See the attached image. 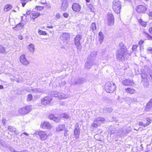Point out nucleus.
<instances>
[{
  "label": "nucleus",
  "instance_id": "nucleus-1",
  "mask_svg": "<svg viewBox=\"0 0 152 152\" xmlns=\"http://www.w3.org/2000/svg\"><path fill=\"white\" fill-rule=\"evenodd\" d=\"M128 51L126 46L122 42L119 44L118 48L116 50L115 56L119 61H124L127 58Z\"/></svg>",
  "mask_w": 152,
  "mask_h": 152
},
{
  "label": "nucleus",
  "instance_id": "nucleus-2",
  "mask_svg": "<svg viewBox=\"0 0 152 152\" xmlns=\"http://www.w3.org/2000/svg\"><path fill=\"white\" fill-rule=\"evenodd\" d=\"M142 78V82L144 87H147L149 85L148 80L149 79L152 82V72L145 73H142L141 74Z\"/></svg>",
  "mask_w": 152,
  "mask_h": 152
},
{
  "label": "nucleus",
  "instance_id": "nucleus-3",
  "mask_svg": "<svg viewBox=\"0 0 152 152\" xmlns=\"http://www.w3.org/2000/svg\"><path fill=\"white\" fill-rule=\"evenodd\" d=\"M116 86L112 81L107 82L105 84L104 88L105 91L108 93L113 92L116 89Z\"/></svg>",
  "mask_w": 152,
  "mask_h": 152
},
{
  "label": "nucleus",
  "instance_id": "nucleus-4",
  "mask_svg": "<svg viewBox=\"0 0 152 152\" xmlns=\"http://www.w3.org/2000/svg\"><path fill=\"white\" fill-rule=\"evenodd\" d=\"M121 8V2L118 0H115L113 2V8L114 11L116 13L120 12Z\"/></svg>",
  "mask_w": 152,
  "mask_h": 152
},
{
  "label": "nucleus",
  "instance_id": "nucleus-5",
  "mask_svg": "<svg viewBox=\"0 0 152 152\" xmlns=\"http://www.w3.org/2000/svg\"><path fill=\"white\" fill-rule=\"evenodd\" d=\"M31 109V106H26L20 108L18 110V113L21 115H25L28 113Z\"/></svg>",
  "mask_w": 152,
  "mask_h": 152
},
{
  "label": "nucleus",
  "instance_id": "nucleus-6",
  "mask_svg": "<svg viewBox=\"0 0 152 152\" xmlns=\"http://www.w3.org/2000/svg\"><path fill=\"white\" fill-rule=\"evenodd\" d=\"M81 35L77 34L74 38L75 44L77 47V49L79 50H80L82 49V46L80 41L82 39Z\"/></svg>",
  "mask_w": 152,
  "mask_h": 152
},
{
  "label": "nucleus",
  "instance_id": "nucleus-7",
  "mask_svg": "<svg viewBox=\"0 0 152 152\" xmlns=\"http://www.w3.org/2000/svg\"><path fill=\"white\" fill-rule=\"evenodd\" d=\"M42 104L45 106L51 105L53 103L52 99L48 96H45L41 100Z\"/></svg>",
  "mask_w": 152,
  "mask_h": 152
},
{
  "label": "nucleus",
  "instance_id": "nucleus-8",
  "mask_svg": "<svg viewBox=\"0 0 152 152\" xmlns=\"http://www.w3.org/2000/svg\"><path fill=\"white\" fill-rule=\"evenodd\" d=\"M107 24L109 26H113L114 23V18L111 12L108 13L107 17Z\"/></svg>",
  "mask_w": 152,
  "mask_h": 152
},
{
  "label": "nucleus",
  "instance_id": "nucleus-9",
  "mask_svg": "<svg viewBox=\"0 0 152 152\" xmlns=\"http://www.w3.org/2000/svg\"><path fill=\"white\" fill-rule=\"evenodd\" d=\"M146 7L142 5H139L136 8L137 12L139 13H144L147 11Z\"/></svg>",
  "mask_w": 152,
  "mask_h": 152
},
{
  "label": "nucleus",
  "instance_id": "nucleus-10",
  "mask_svg": "<svg viewBox=\"0 0 152 152\" xmlns=\"http://www.w3.org/2000/svg\"><path fill=\"white\" fill-rule=\"evenodd\" d=\"M129 132L128 129L126 128H123L118 131L117 135L120 137H121L124 136L126 134H127Z\"/></svg>",
  "mask_w": 152,
  "mask_h": 152
},
{
  "label": "nucleus",
  "instance_id": "nucleus-11",
  "mask_svg": "<svg viewBox=\"0 0 152 152\" xmlns=\"http://www.w3.org/2000/svg\"><path fill=\"white\" fill-rule=\"evenodd\" d=\"M20 59L21 63L24 65L26 66L29 64V61L26 59L24 54L21 55Z\"/></svg>",
  "mask_w": 152,
  "mask_h": 152
},
{
  "label": "nucleus",
  "instance_id": "nucleus-12",
  "mask_svg": "<svg viewBox=\"0 0 152 152\" xmlns=\"http://www.w3.org/2000/svg\"><path fill=\"white\" fill-rule=\"evenodd\" d=\"M38 135L42 140H45L47 138L48 135L47 133L44 131H40L38 132Z\"/></svg>",
  "mask_w": 152,
  "mask_h": 152
},
{
  "label": "nucleus",
  "instance_id": "nucleus-13",
  "mask_svg": "<svg viewBox=\"0 0 152 152\" xmlns=\"http://www.w3.org/2000/svg\"><path fill=\"white\" fill-rule=\"evenodd\" d=\"M60 38L61 40L64 41L69 40L70 38L69 34L68 33H64L60 36Z\"/></svg>",
  "mask_w": 152,
  "mask_h": 152
},
{
  "label": "nucleus",
  "instance_id": "nucleus-14",
  "mask_svg": "<svg viewBox=\"0 0 152 152\" xmlns=\"http://www.w3.org/2000/svg\"><path fill=\"white\" fill-rule=\"evenodd\" d=\"M96 52H91L88 56L87 59H88L90 61L94 62L96 58Z\"/></svg>",
  "mask_w": 152,
  "mask_h": 152
},
{
  "label": "nucleus",
  "instance_id": "nucleus-15",
  "mask_svg": "<svg viewBox=\"0 0 152 152\" xmlns=\"http://www.w3.org/2000/svg\"><path fill=\"white\" fill-rule=\"evenodd\" d=\"M41 127L43 129H50L51 128V125L48 122L46 121L41 123Z\"/></svg>",
  "mask_w": 152,
  "mask_h": 152
},
{
  "label": "nucleus",
  "instance_id": "nucleus-16",
  "mask_svg": "<svg viewBox=\"0 0 152 152\" xmlns=\"http://www.w3.org/2000/svg\"><path fill=\"white\" fill-rule=\"evenodd\" d=\"M72 10L76 12H79L81 8V7L78 4L74 3L72 6Z\"/></svg>",
  "mask_w": 152,
  "mask_h": 152
},
{
  "label": "nucleus",
  "instance_id": "nucleus-17",
  "mask_svg": "<svg viewBox=\"0 0 152 152\" xmlns=\"http://www.w3.org/2000/svg\"><path fill=\"white\" fill-rule=\"evenodd\" d=\"M122 83V84L124 86H132L134 83L132 80L129 79L123 80Z\"/></svg>",
  "mask_w": 152,
  "mask_h": 152
},
{
  "label": "nucleus",
  "instance_id": "nucleus-18",
  "mask_svg": "<svg viewBox=\"0 0 152 152\" xmlns=\"http://www.w3.org/2000/svg\"><path fill=\"white\" fill-rule=\"evenodd\" d=\"M94 63V62L90 61L88 59H87L86 61L85 64V68L87 69H90L91 66L93 65Z\"/></svg>",
  "mask_w": 152,
  "mask_h": 152
},
{
  "label": "nucleus",
  "instance_id": "nucleus-19",
  "mask_svg": "<svg viewBox=\"0 0 152 152\" xmlns=\"http://www.w3.org/2000/svg\"><path fill=\"white\" fill-rule=\"evenodd\" d=\"M66 129V126L64 124H60L58 125L56 127V131L57 132H59L64 130Z\"/></svg>",
  "mask_w": 152,
  "mask_h": 152
},
{
  "label": "nucleus",
  "instance_id": "nucleus-20",
  "mask_svg": "<svg viewBox=\"0 0 152 152\" xmlns=\"http://www.w3.org/2000/svg\"><path fill=\"white\" fill-rule=\"evenodd\" d=\"M24 25V24L23 23H19L15 27V29L17 31H18L21 29L23 28Z\"/></svg>",
  "mask_w": 152,
  "mask_h": 152
},
{
  "label": "nucleus",
  "instance_id": "nucleus-21",
  "mask_svg": "<svg viewBox=\"0 0 152 152\" xmlns=\"http://www.w3.org/2000/svg\"><path fill=\"white\" fill-rule=\"evenodd\" d=\"M152 107V99H151L147 103L145 110L148 111Z\"/></svg>",
  "mask_w": 152,
  "mask_h": 152
},
{
  "label": "nucleus",
  "instance_id": "nucleus-22",
  "mask_svg": "<svg viewBox=\"0 0 152 152\" xmlns=\"http://www.w3.org/2000/svg\"><path fill=\"white\" fill-rule=\"evenodd\" d=\"M125 91L126 93L130 94H134L135 92V90L134 89L130 88H126Z\"/></svg>",
  "mask_w": 152,
  "mask_h": 152
},
{
  "label": "nucleus",
  "instance_id": "nucleus-23",
  "mask_svg": "<svg viewBox=\"0 0 152 152\" xmlns=\"http://www.w3.org/2000/svg\"><path fill=\"white\" fill-rule=\"evenodd\" d=\"M99 41L100 44H101L104 40V35L103 33L101 32H99Z\"/></svg>",
  "mask_w": 152,
  "mask_h": 152
},
{
  "label": "nucleus",
  "instance_id": "nucleus-24",
  "mask_svg": "<svg viewBox=\"0 0 152 152\" xmlns=\"http://www.w3.org/2000/svg\"><path fill=\"white\" fill-rule=\"evenodd\" d=\"M85 81H86V80L85 78H80L77 81H76L75 82V84H80L83 83Z\"/></svg>",
  "mask_w": 152,
  "mask_h": 152
},
{
  "label": "nucleus",
  "instance_id": "nucleus-25",
  "mask_svg": "<svg viewBox=\"0 0 152 152\" xmlns=\"http://www.w3.org/2000/svg\"><path fill=\"white\" fill-rule=\"evenodd\" d=\"M28 48L31 53H34L35 48L33 44H31L29 45L28 47Z\"/></svg>",
  "mask_w": 152,
  "mask_h": 152
},
{
  "label": "nucleus",
  "instance_id": "nucleus-26",
  "mask_svg": "<svg viewBox=\"0 0 152 152\" xmlns=\"http://www.w3.org/2000/svg\"><path fill=\"white\" fill-rule=\"evenodd\" d=\"M112 109L111 108H104L103 110V113H110L112 112Z\"/></svg>",
  "mask_w": 152,
  "mask_h": 152
},
{
  "label": "nucleus",
  "instance_id": "nucleus-27",
  "mask_svg": "<svg viewBox=\"0 0 152 152\" xmlns=\"http://www.w3.org/2000/svg\"><path fill=\"white\" fill-rule=\"evenodd\" d=\"M80 129H75L74 134L75 138H79L80 135Z\"/></svg>",
  "mask_w": 152,
  "mask_h": 152
},
{
  "label": "nucleus",
  "instance_id": "nucleus-28",
  "mask_svg": "<svg viewBox=\"0 0 152 152\" xmlns=\"http://www.w3.org/2000/svg\"><path fill=\"white\" fill-rule=\"evenodd\" d=\"M68 7V4L66 2L62 3L61 5V8L64 11L65 10L66 8Z\"/></svg>",
  "mask_w": 152,
  "mask_h": 152
},
{
  "label": "nucleus",
  "instance_id": "nucleus-29",
  "mask_svg": "<svg viewBox=\"0 0 152 152\" xmlns=\"http://www.w3.org/2000/svg\"><path fill=\"white\" fill-rule=\"evenodd\" d=\"M146 121H147L146 124L144 123L143 124V126L144 127H146L148 126L151 123V120L150 118H146Z\"/></svg>",
  "mask_w": 152,
  "mask_h": 152
},
{
  "label": "nucleus",
  "instance_id": "nucleus-30",
  "mask_svg": "<svg viewBox=\"0 0 152 152\" xmlns=\"http://www.w3.org/2000/svg\"><path fill=\"white\" fill-rule=\"evenodd\" d=\"M40 15V14L39 12H36L31 14V16H32V18L33 19H34L39 16Z\"/></svg>",
  "mask_w": 152,
  "mask_h": 152
},
{
  "label": "nucleus",
  "instance_id": "nucleus-31",
  "mask_svg": "<svg viewBox=\"0 0 152 152\" xmlns=\"http://www.w3.org/2000/svg\"><path fill=\"white\" fill-rule=\"evenodd\" d=\"M138 22L141 25L144 27H145L147 24V22H144L142 21V19H140L138 20Z\"/></svg>",
  "mask_w": 152,
  "mask_h": 152
},
{
  "label": "nucleus",
  "instance_id": "nucleus-32",
  "mask_svg": "<svg viewBox=\"0 0 152 152\" xmlns=\"http://www.w3.org/2000/svg\"><path fill=\"white\" fill-rule=\"evenodd\" d=\"M12 7V5L8 4L6 5L4 7V11L6 12L10 10Z\"/></svg>",
  "mask_w": 152,
  "mask_h": 152
},
{
  "label": "nucleus",
  "instance_id": "nucleus-33",
  "mask_svg": "<svg viewBox=\"0 0 152 152\" xmlns=\"http://www.w3.org/2000/svg\"><path fill=\"white\" fill-rule=\"evenodd\" d=\"M96 28V24L95 23H92L90 27V29H91L93 31L95 30Z\"/></svg>",
  "mask_w": 152,
  "mask_h": 152
},
{
  "label": "nucleus",
  "instance_id": "nucleus-34",
  "mask_svg": "<svg viewBox=\"0 0 152 152\" xmlns=\"http://www.w3.org/2000/svg\"><path fill=\"white\" fill-rule=\"evenodd\" d=\"M105 119H104L102 117H99L98 118H97L96 120V122H103L104 121Z\"/></svg>",
  "mask_w": 152,
  "mask_h": 152
},
{
  "label": "nucleus",
  "instance_id": "nucleus-35",
  "mask_svg": "<svg viewBox=\"0 0 152 152\" xmlns=\"http://www.w3.org/2000/svg\"><path fill=\"white\" fill-rule=\"evenodd\" d=\"M61 117L66 119H68L69 118V115L66 113H62L61 115Z\"/></svg>",
  "mask_w": 152,
  "mask_h": 152
},
{
  "label": "nucleus",
  "instance_id": "nucleus-36",
  "mask_svg": "<svg viewBox=\"0 0 152 152\" xmlns=\"http://www.w3.org/2000/svg\"><path fill=\"white\" fill-rule=\"evenodd\" d=\"M5 48L2 46L0 45V53H4L6 52Z\"/></svg>",
  "mask_w": 152,
  "mask_h": 152
},
{
  "label": "nucleus",
  "instance_id": "nucleus-37",
  "mask_svg": "<svg viewBox=\"0 0 152 152\" xmlns=\"http://www.w3.org/2000/svg\"><path fill=\"white\" fill-rule=\"evenodd\" d=\"M58 95V91H55L52 93V95L53 97H57L58 96H59Z\"/></svg>",
  "mask_w": 152,
  "mask_h": 152
},
{
  "label": "nucleus",
  "instance_id": "nucleus-38",
  "mask_svg": "<svg viewBox=\"0 0 152 152\" xmlns=\"http://www.w3.org/2000/svg\"><path fill=\"white\" fill-rule=\"evenodd\" d=\"M145 34V37L147 39H148L149 40H152V37L148 33H146L145 32H144Z\"/></svg>",
  "mask_w": 152,
  "mask_h": 152
},
{
  "label": "nucleus",
  "instance_id": "nucleus-39",
  "mask_svg": "<svg viewBox=\"0 0 152 152\" xmlns=\"http://www.w3.org/2000/svg\"><path fill=\"white\" fill-rule=\"evenodd\" d=\"M33 96L31 94H29L27 97V101L30 102L32 99Z\"/></svg>",
  "mask_w": 152,
  "mask_h": 152
},
{
  "label": "nucleus",
  "instance_id": "nucleus-40",
  "mask_svg": "<svg viewBox=\"0 0 152 152\" xmlns=\"http://www.w3.org/2000/svg\"><path fill=\"white\" fill-rule=\"evenodd\" d=\"M34 91L36 93H42L43 92V91L40 89H34Z\"/></svg>",
  "mask_w": 152,
  "mask_h": 152
},
{
  "label": "nucleus",
  "instance_id": "nucleus-41",
  "mask_svg": "<svg viewBox=\"0 0 152 152\" xmlns=\"http://www.w3.org/2000/svg\"><path fill=\"white\" fill-rule=\"evenodd\" d=\"M60 99H66V98L65 95L62 92H60Z\"/></svg>",
  "mask_w": 152,
  "mask_h": 152
},
{
  "label": "nucleus",
  "instance_id": "nucleus-42",
  "mask_svg": "<svg viewBox=\"0 0 152 152\" xmlns=\"http://www.w3.org/2000/svg\"><path fill=\"white\" fill-rule=\"evenodd\" d=\"M53 120L56 122H59L61 120L60 118L54 117Z\"/></svg>",
  "mask_w": 152,
  "mask_h": 152
},
{
  "label": "nucleus",
  "instance_id": "nucleus-43",
  "mask_svg": "<svg viewBox=\"0 0 152 152\" xmlns=\"http://www.w3.org/2000/svg\"><path fill=\"white\" fill-rule=\"evenodd\" d=\"M44 8L43 7L41 6H36L35 8L36 9L39 10H42Z\"/></svg>",
  "mask_w": 152,
  "mask_h": 152
},
{
  "label": "nucleus",
  "instance_id": "nucleus-44",
  "mask_svg": "<svg viewBox=\"0 0 152 152\" xmlns=\"http://www.w3.org/2000/svg\"><path fill=\"white\" fill-rule=\"evenodd\" d=\"M39 33L41 35H46L47 34V33L45 31H43L41 30H40L39 31Z\"/></svg>",
  "mask_w": 152,
  "mask_h": 152
},
{
  "label": "nucleus",
  "instance_id": "nucleus-45",
  "mask_svg": "<svg viewBox=\"0 0 152 152\" xmlns=\"http://www.w3.org/2000/svg\"><path fill=\"white\" fill-rule=\"evenodd\" d=\"M8 129L12 131H15V128H13L12 126H9L8 127Z\"/></svg>",
  "mask_w": 152,
  "mask_h": 152
},
{
  "label": "nucleus",
  "instance_id": "nucleus-46",
  "mask_svg": "<svg viewBox=\"0 0 152 152\" xmlns=\"http://www.w3.org/2000/svg\"><path fill=\"white\" fill-rule=\"evenodd\" d=\"M97 123H98V122H96V121H94L93 122V124H92L93 127H94L95 128L97 127L98 126L97 124Z\"/></svg>",
  "mask_w": 152,
  "mask_h": 152
},
{
  "label": "nucleus",
  "instance_id": "nucleus-47",
  "mask_svg": "<svg viewBox=\"0 0 152 152\" xmlns=\"http://www.w3.org/2000/svg\"><path fill=\"white\" fill-rule=\"evenodd\" d=\"M137 45H134L132 46V50L133 51H135L136 50L137 48Z\"/></svg>",
  "mask_w": 152,
  "mask_h": 152
},
{
  "label": "nucleus",
  "instance_id": "nucleus-48",
  "mask_svg": "<svg viewBox=\"0 0 152 152\" xmlns=\"http://www.w3.org/2000/svg\"><path fill=\"white\" fill-rule=\"evenodd\" d=\"M54 115L53 114H51L49 115L48 116V118H50V120H53L54 118Z\"/></svg>",
  "mask_w": 152,
  "mask_h": 152
},
{
  "label": "nucleus",
  "instance_id": "nucleus-49",
  "mask_svg": "<svg viewBox=\"0 0 152 152\" xmlns=\"http://www.w3.org/2000/svg\"><path fill=\"white\" fill-rule=\"evenodd\" d=\"M79 124L78 123H77L76 124L75 126V129H80V128L79 127Z\"/></svg>",
  "mask_w": 152,
  "mask_h": 152
},
{
  "label": "nucleus",
  "instance_id": "nucleus-50",
  "mask_svg": "<svg viewBox=\"0 0 152 152\" xmlns=\"http://www.w3.org/2000/svg\"><path fill=\"white\" fill-rule=\"evenodd\" d=\"M147 50L149 53H152V48L149 47L147 49Z\"/></svg>",
  "mask_w": 152,
  "mask_h": 152
},
{
  "label": "nucleus",
  "instance_id": "nucleus-51",
  "mask_svg": "<svg viewBox=\"0 0 152 152\" xmlns=\"http://www.w3.org/2000/svg\"><path fill=\"white\" fill-rule=\"evenodd\" d=\"M64 17L65 18H67L69 15L68 14L66 13H65L63 14Z\"/></svg>",
  "mask_w": 152,
  "mask_h": 152
},
{
  "label": "nucleus",
  "instance_id": "nucleus-52",
  "mask_svg": "<svg viewBox=\"0 0 152 152\" xmlns=\"http://www.w3.org/2000/svg\"><path fill=\"white\" fill-rule=\"evenodd\" d=\"M69 132L68 130H66L64 132V135L65 136H67L68 135V133Z\"/></svg>",
  "mask_w": 152,
  "mask_h": 152
},
{
  "label": "nucleus",
  "instance_id": "nucleus-53",
  "mask_svg": "<svg viewBox=\"0 0 152 152\" xmlns=\"http://www.w3.org/2000/svg\"><path fill=\"white\" fill-rule=\"evenodd\" d=\"M38 2L39 4L40 3L42 4H45L46 3V1H45L43 2L41 1H38Z\"/></svg>",
  "mask_w": 152,
  "mask_h": 152
},
{
  "label": "nucleus",
  "instance_id": "nucleus-54",
  "mask_svg": "<svg viewBox=\"0 0 152 152\" xmlns=\"http://www.w3.org/2000/svg\"><path fill=\"white\" fill-rule=\"evenodd\" d=\"M46 7L48 9H50L51 7V6L49 4H46Z\"/></svg>",
  "mask_w": 152,
  "mask_h": 152
},
{
  "label": "nucleus",
  "instance_id": "nucleus-55",
  "mask_svg": "<svg viewBox=\"0 0 152 152\" xmlns=\"http://www.w3.org/2000/svg\"><path fill=\"white\" fill-rule=\"evenodd\" d=\"M60 15L58 14H57L56 15V18H57L58 19L60 18Z\"/></svg>",
  "mask_w": 152,
  "mask_h": 152
},
{
  "label": "nucleus",
  "instance_id": "nucleus-56",
  "mask_svg": "<svg viewBox=\"0 0 152 152\" xmlns=\"http://www.w3.org/2000/svg\"><path fill=\"white\" fill-rule=\"evenodd\" d=\"M144 42V41L143 40H140V41H139V44L140 45H142V44Z\"/></svg>",
  "mask_w": 152,
  "mask_h": 152
},
{
  "label": "nucleus",
  "instance_id": "nucleus-57",
  "mask_svg": "<svg viewBox=\"0 0 152 152\" xmlns=\"http://www.w3.org/2000/svg\"><path fill=\"white\" fill-rule=\"evenodd\" d=\"M143 123L142 122L140 121L139 122V125L140 126H143Z\"/></svg>",
  "mask_w": 152,
  "mask_h": 152
},
{
  "label": "nucleus",
  "instance_id": "nucleus-58",
  "mask_svg": "<svg viewBox=\"0 0 152 152\" xmlns=\"http://www.w3.org/2000/svg\"><path fill=\"white\" fill-rule=\"evenodd\" d=\"M27 15H29L31 13V11L30 10H28L26 12Z\"/></svg>",
  "mask_w": 152,
  "mask_h": 152
},
{
  "label": "nucleus",
  "instance_id": "nucleus-59",
  "mask_svg": "<svg viewBox=\"0 0 152 152\" xmlns=\"http://www.w3.org/2000/svg\"><path fill=\"white\" fill-rule=\"evenodd\" d=\"M149 31L150 33L152 34V27L149 28Z\"/></svg>",
  "mask_w": 152,
  "mask_h": 152
},
{
  "label": "nucleus",
  "instance_id": "nucleus-60",
  "mask_svg": "<svg viewBox=\"0 0 152 152\" xmlns=\"http://www.w3.org/2000/svg\"><path fill=\"white\" fill-rule=\"evenodd\" d=\"M18 38L20 40H22L23 39V37L22 35H19L18 36Z\"/></svg>",
  "mask_w": 152,
  "mask_h": 152
},
{
  "label": "nucleus",
  "instance_id": "nucleus-61",
  "mask_svg": "<svg viewBox=\"0 0 152 152\" xmlns=\"http://www.w3.org/2000/svg\"><path fill=\"white\" fill-rule=\"evenodd\" d=\"M148 15L149 16L152 17V12H148Z\"/></svg>",
  "mask_w": 152,
  "mask_h": 152
},
{
  "label": "nucleus",
  "instance_id": "nucleus-62",
  "mask_svg": "<svg viewBox=\"0 0 152 152\" xmlns=\"http://www.w3.org/2000/svg\"><path fill=\"white\" fill-rule=\"evenodd\" d=\"M26 2H22V6L23 7H24L25 5H26Z\"/></svg>",
  "mask_w": 152,
  "mask_h": 152
},
{
  "label": "nucleus",
  "instance_id": "nucleus-63",
  "mask_svg": "<svg viewBox=\"0 0 152 152\" xmlns=\"http://www.w3.org/2000/svg\"><path fill=\"white\" fill-rule=\"evenodd\" d=\"M47 27L50 28H53V26H47Z\"/></svg>",
  "mask_w": 152,
  "mask_h": 152
},
{
  "label": "nucleus",
  "instance_id": "nucleus-64",
  "mask_svg": "<svg viewBox=\"0 0 152 152\" xmlns=\"http://www.w3.org/2000/svg\"><path fill=\"white\" fill-rule=\"evenodd\" d=\"M4 88V87L2 85H0V90L3 89Z\"/></svg>",
  "mask_w": 152,
  "mask_h": 152
}]
</instances>
